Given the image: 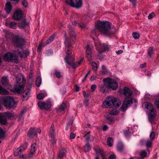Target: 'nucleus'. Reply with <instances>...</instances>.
Returning <instances> with one entry per match:
<instances>
[{
    "label": "nucleus",
    "instance_id": "f257e3e1",
    "mask_svg": "<svg viewBox=\"0 0 159 159\" xmlns=\"http://www.w3.org/2000/svg\"><path fill=\"white\" fill-rule=\"evenodd\" d=\"M97 25L98 30L104 34L109 35L115 32V27L112 26L111 23L107 21L102 22L99 21Z\"/></svg>",
    "mask_w": 159,
    "mask_h": 159
},
{
    "label": "nucleus",
    "instance_id": "f03ea898",
    "mask_svg": "<svg viewBox=\"0 0 159 159\" xmlns=\"http://www.w3.org/2000/svg\"><path fill=\"white\" fill-rule=\"evenodd\" d=\"M123 92V94L126 96V97L120 108V110L122 112H124L132 103V98L129 97L131 96L133 94L130 89L127 87H124Z\"/></svg>",
    "mask_w": 159,
    "mask_h": 159
},
{
    "label": "nucleus",
    "instance_id": "7ed1b4c3",
    "mask_svg": "<svg viewBox=\"0 0 159 159\" xmlns=\"http://www.w3.org/2000/svg\"><path fill=\"white\" fill-rule=\"evenodd\" d=\"M121 102L120 100L117 98H114L111 96H109L106 99V100L104 101L102 104V107L103 108H106V107H111L113 106L114 107L118 108L121 105Z\"/></svg>",
    "mask_w": 159,
    "mask_h": 159
},
{
    "label": "nucleus",
    "instance_id": "20e7f679",
    "mask_svg": "<svg viewBox=\"0 0 159 159\" xmlns=\"http://www.w3.org/2000/svg\"><path fill=\"white\" fill-rule=\"evenodd\" d=\"M16 81L17 84L15 85L11 91L14 93L19 94L21 93L24 89L25 80L23 77L22 78V76H18L16 78Z\"/></svg>",
    "mask_w": 159,
    "mask_h": 159
},
{
    "label": "nucleus",
    "instance_id": "39448f33",
    "mask_svg": "<svg viewBox=\"0 0 159 159\" xmlns=\"http://www.w3.org/2000/svg\"><path fill=\"white\" fill-rule=\"evenodd\" d=\"M65 59L66 62L67 63L68 65L70 66L73 68L77 67L81 64L83 61V58H82L79 61L74 63L75 59L74 56L73 55L70 56H66L65 57Z\"/></svg>",
    "mask_w": 159,
    "mask_h": 159
},
{
    "label": "nucleus",
    "instance_id": "423d86ee",
    "mask_svg": "<svg viewBox=\"0 0 159 159\" xmlns=\"http://www.w3.org/2000/svg\"><path fill=\"white\" fill-rule=\"evenodd\" d=\"M3 58L4 61L8 62L17 63L18 62V57L12 52H8L6 53L3 56Z\"/></svg>",
    "mask_w": 159,
    "mask_h": 159
},
{
    "label": "nucleus",
    "instance_id": "0eeeda50",
    "mask_svg": "<svg viewBox=\"0 0 159 159\" xmlns=\"http://www.w3.org/2000/svg\"><path fill=\"white\" fill-rule=\"evenodd\" d=\"M4 106L10 109L13 108L15 103L14 98L10 96H6L3 98Z\"/></svg>",
    "mask_w": 159,
    "mask_h": 159
},
{
    "label": "nucleus",
    "instance_id": "6e6552de",
    "mask_svg": "<svg viewBox=\"0 0 159 159\" xmlns=\"http://www.w3.org/2000/svg\"><path fill=\"white\" fill-rule=\"evenodd\" d=\"M14 114L11 112H5L3 115L0 113V124L2 125H5L7 124V118L10 119L13 118Z\"/></svg>",
    "mask_w": 159,
    "mask_h": 159
},
{
    "label": "nucleus",
    "instance_id": "1a4fd4ad",
    "mask_svg": "<svg viewBox=\"0 0 159 159\" xmlns=\"http://www.w3.org/2000/svg\"><path fill=\"white\" fill-rule=\"evenodd\" d=\"M66 3L70 7L77 9L80 8L82 5V0H65Z\"/></svg>",
    "mask_w": 159,
    "mask_h": 159
},
{
    "label": "nucleus",
    "instance_id": "9d476101",
    "mask_svg": "<svg viewBox=\"0 0 159 159\" xmlns=\"http://www.w3.org/2000/svg\"><path fill=\"white\" fill-rule=\"evenodd\" d=\"M103 81L107 83L109 89H111L113 90H116L118 87L117 83L113 80L110 78L104 79Z\"/></svg>",
    "mask_w": 159,
    "mask_h": 159
},
{
    "label": "nucleus",
    "instance_id": "9b49d317",
    "mask_svg": "<svg viewBox=\"0 0 159 159\" xmlns=\"http://www.w3.org/2000/svg\"><path fill=\"white\" fill-rule=\"evenodd\" d=\"M38 105L40 109L42 110H48L51 107L50 102L48 101L44 102H39L38 103Z\"/></svg>",
    "mask_w": 159,
    "mask_h": 159
},
{
    "label": "nucleus",
    "instance_id": "f8f14e48",
    "mask_svg": "<svg viewBox=\"0 0 159 159\" xmlns=\"http://www.w3.org/2000/svg\"><path fill=\"white\" fill-rule=\"evenodd\" d=\"M15 45L17 47H20L25 44L24 39L19 36H15L13 39Z\"/></svg>",
    "mask_w": 159,
    "mask_h": 159
},
{
    "label": "nucleus",
    "instance_id": "ddd939ff",
    "mask_svg": "<svg viewBox=\"0 0 159 159\" xmlns=\"http://www.w3.org/2000/svg\"><path fill=\"white\" fill-rule=\"evenodd\" d=\"M28 143L25 142L24 144L18 148L15 151L14 155L15 156H17L23 152L26 149L28 146Z\"/></svg>",
    "mask_w": 159,
    "mask_h": 159
},
{
    "label": "nucleus",
    "instance_id": "4468645a",
    "mask_svg": "<svg viewBox=\"0 0 159 159\" xmlns=\"http://www.w3.org/2000/svg\"><path fill=\"white\" fill-rule=\"evenodd\" d=\"M65 44V53L66 56H70L72 54V46L68 40H66L64 42Z\"/></svg>",
    "mask_w": 159,
    "mask_h": 159
},
{
    "label": "nucleus",
    "instance_id": "2eb2a0df",
    "mask_svg": "<svg viewBox=\"0 0 159 159\" xmlns=\"http://www.w3.org/2000/svg\"><path fill=\"white\" fill-rule=\"evenodd\" d=\"M23 16V13L20 10L16 11L14 13L13 18L14 20H19L21 19Z\"/></svg>",
    "mask_w": 159,
    "mask_h": 159
},
{
    "label": "nucleus",
    "instance_id": "dca6fc26",
    "mask_svg": "<svg viewBox=\"0 0 159 159\" xmlns=\"http://www.w3.org/2000/svg\"><path fill=\"white\" fill-rule=\"evenodd\" d=\"M37 145L36 143L32 144L31 146V149L28 154V157L30 158H32L36 153L37 148Z\"/></svg>",
    "mask_w": 159,
    "mask_h": 159
},
{
    "label": "nucleus",
    "instance_id": "f3484780",
    "mask_svg": "<svg viewBox=\"0 0 159 159\" xmlns=\"http://www.w3.org/2000/svg\"><path fill=\"white\" fill-rule=\"evenodd\" d=\"M18 54L21 58L27 57L29 55L30 52L28 51H25L23 49H21V50H17Z\"/></svg>",
    "mask_w": 159,
    "mask_h": 159
},
{
    "label": "nucleus",
    "instance_id": "a211bd4d",
    "mask_svg": "<svg viewBox=\"0 0 159 159\" xmlns=\"http://www.w3.org/2000/svg\"><path fill=\"white\" fill-rule=\"evenodd\" d=\"M156 113V111L154 108L150 111L149 114L148 115V117L149 120L151 123H152V122L155 117Z\"/></svg>",
    "mask_w": 159,
    "mask_h": 159
},
{
    "label": "nucleus",
    "instance_id": "6ab92c4d",
    "mask_svg": "<svg viewBox=\"0 0 159 159\" xmlns=\"http://www.w3.org/2000/svg\"><path fill=\"white\" fill-rule=\"evenodd\" d=\"M12 6L10 2H7L5 4V11L7 14H10L12 9Z\"/></svg>",
    "mask_w": 159,
    "mask_h": 159
},
{
    "label": "nucleus",
    "instance_id": "aec40b11",
    "mask_svg": "<svg viewBox=\"0 0 159 159\" xmlns=\"http://www.w3.org/2000/svg\"><path fill=\"white\" fill-rule=\"evenodd\" d=\"M101 84L100 86V90L103 93H106L109 91V88L107 83Z\"/></svg>",
    "mask_w": 159,
    "mask_h": 159
},
{
    "label": "nucleus",
    "instance_id": "412c9836",
    "mask_svg": "<svg viewBox=\"0 0 159 159\" xmlns=\"http://www.w3.org/2000/svg\"><path fill=\"white\" fill-rule=\"evenodd\" d=\"M150 154L149 150L147 149V150H143L140 151L139 153V155L140 157L142 158H145Z\"/></svg>",
    "mask_w": 159,
    "mask_h": 159
},
{
    "label": "nucleus",
    "instance_id": "4be33fe9",
    "mask_svg": "<svg viewBox=\"0 0 159 159\" xmlns=\"http://www.w3.org/2000/svg\"><path fill=\"white\" fill-rule=\"evenodd\" d=\"M67 107V103L66 102H63L58 107V111L61 112L64 111Z\"/></svg>",
    "mask_w": 159,
    "mask_h": 159
},
{
    "label": "nucleus",
    "instance_id": "5701e85b",
    "mask_svg": "<svg viewBox=\"0 0 159 159\" xmlns=\"http://www.w3.org/2000/svg\"><path fill=\"white\" fill-rule=\"evenodd\" d=\"M27 135L29 137H32L35 136L37 137V133L35 131V128H30L28 131Z\"/></svg>",
    "mask_w": 159,
    "mask_h": 159
},
{
    "label": "nucleus",
    "instance_id": "b1692460",
    "mask_svg": "<svg viewBox=\"0 0 159 159\" xmlns=\"http://www.w3.org/2000/svg\"><path fill=\"white\" fill-rule=\"evenodd\" d=\"M49 136L50 137H55V128L53 124H51L49 130Z\"/></svg>",
    "mask_w": 159,
    "mask_h": 159
},
{
    "label": "nucleus",
    "instance_id": "393cba45",
    "mask_svg": "<svg viewBox=\"0 0 159 159\" xmlns=\"http://www.w3.org/2000/svg\"><path fill=\"white\" fill-rule=\"evenodd\" d=\"M28 25V23L27 22L26 19L23 20L21 21L19 23V27L20 28H23Z\"/></svg>",
    "mask_w": 159,
    "mask_h": 159
},
{
    "label": "nucleus",
    "instance_id": "a878e982",
    "mask_svg": "<svg viewBox=\"0 0 159 159\" xmlns=\"http://www.w3.org/2000/svg\"><path fill=\"white\" fill-rule=\"evenodd\" d=\"M66 151L65 149H61L58 154V158L59 159H61V158L66 156Z\"/></svg>",
    "mask_w": 159,
    "mask_h": 159
},
{
    "label": "nucleus",
    "instance_id": "bb28decb",
    "mask_svg": "<svg viewBox=\"0 0 159 159\" xmlns=\"http://www.w3.org/2000/svg\"><path fill=\"white\" fill-rule=\"evenodd\" d=\"M1 82L3 86L7 87L9 85L8 80L6 77H3L2 78Z\"/></svg>",
    "mask_w": 159,
    "mask_h": 159
},
{
    "label": "nucleus",
    "instance_id": "cd10ccee",
    "mask_svg": "<svg viewBox=\"0 0 159 159\" xmlns=\"http://www.w3.org/2000/svg\"><path fill=\"white\" fill-rule=\"evenodd\" d=\"M30 90L27 89L24 91L22 94L23 98H22V101H24L26 97H28L30 95Z\"/></svg>",
    "mask_w": 159,
    "mask_h": 159
},
{
    "label": "nucleus",
    "instance_id": "c85d7f7f",
    "mask_svg": "<svg viewBox=\"0 0 159 159\" xmlns=\"http://www.w3.org/2000/svg\"><path fill=\"white\" fill-rule=\"evenodd\" d=\"M117 151L120 152L123 151L124 149V147L123 144L120 142L118 143L117 145Z\"/></svg>",
    "mask_w": 159,
    "mask_h": 159
},
{
    "label": "nucleus",
    "instance_id": "c756f323",
    "mask_svg": "<svg viewBox=\"0 0 159 159\" xmlns=\"http://www.w3.org/2000/svg\"><path fill=\"white\" fill-rule=\"evenodd\" d=\"M55 35H52L46 41L44 44H43V46H45L46 45L52 42L54 38Z\"/></svg>",
    "mask_w": 159,
    "mask_h": 159
},
{
    "label": "nucleus",
    "instance_id": "7c9ffc66",
    "mask_svg": "<svg viewBox=\"0 0 159 159\" xmlns=\"http://www.w3.org/2000/svg\"><path fill=\"white\" fill-rule=\"evenodd\" d=\"M9 92L7 90L5 89L0 85V94L8 95Z\"/></svg>",
    "mask_w": 159,
    "mask_h": 159
},
{
    "label": "nucleus",
    "instance_id": "2f4dec72",
    "mask_svg": "<svg viewBox=\"0 0 159 159\" xmlns=\"http://www.w3.org/2000/svg\"><path fill=\"white\" fill-rule=\"evenodd\" d=\"M106 119L108 121V123L109 124H113L115 123V119L114 117L112 116H107L106 117Z\"/></svg>",
    "mask_w": 159,
    "mask_h": 159
},
{
    "label": "nucleus",
    "instance_id": "473e14b6",
    "mask_svg": "<svg viewBox=\"0 0 159 159\" xmlns=\"http://www.w3.org/2000/svg\"><path fill=\"white\" fill-rule=\"evenodd\" d=\"M147 52L148 55L151 57L152 55L154 54L153 48L150 47L147 50Z\"/></svg>",
    "mask_w": 159,
    "mask_h": 159
},
{
    "label": "nucleus",
    "instance_id": "72a5a7b5",
    "mask_svg": "<svg viewBox=\"0 0 159 159\" xmlns=\"http://www.w3.org/2000/svg\"><path fill=\"white\" fill-rule=\"evenodd\" d=\"M94 150L95 152V154L96 155H98L99 154L102 157L103 156L105 155L104 153L103 150L100 149H95Z\"/></svg>",
    "mask_w": 159,
    "mask_h": 159
},
{
    "label": "nucleus",
    "instance_id": "f704fd0d",
    "mask_svg": "<svg viewBox=\"0 0 159 159\" xmlns=\"http://www.w3.org/2000/svg\"><path fill=\"white\" fill-rule=\"evenodd\" d=\"M145 107L148 110L150 111L154 109L153 105L150 103L148 102H146L145 104Z\"/></svg>",
    "mask_w": 159,
    "mask_h": 159
},
{
    "label": "nucleus",
    "instance_id": "c9c22d12",
    "mask_svg": "<svg viewBox=\"0 0 159 159\" xmlns=\"http://www.w3.org/2000/svg\"><path fill=\"white\" fill-rule=\"evenodd\" d=\"M91 149V147L89 143H87L84 147V151L85 152H88L90 151Z\"/></svg>",
    "mask_w": 159,
    "mask_h": 159
},
{
    "label": "nucleus",
    "instance_id": "e433bc0d",
    "mask_svg": "<svg viewBox=\"0 0 159 159\" xmlns=\"http://www.w3.org/2000/svg\"><path fill=\"white\" fill-rule=\"evenodd\" d=\"M119 113L118 110L116 109H112L109 112V114L111 115L115 116L118 114Z\"/></svg>",
    "mask_w": 159,
    "mask_h": 159
},
{
    "label": "nucleus",
    "instance_id": "4c0bfd02",
    "mask_svg": "<svg viewBox=\"0 0 159 159\" xmlns=\"http://www.w3.org/2000/svg\"><path fill=\"white\" fill-rule=\"evenodd\" d=\"M113 140L111 137H109L107 140V144L108 146L111 147L113 145Z\"/></svg>",
    "mask_w": 159,
    "mask_h": 159
},
{
    "label": "nucleus",
    "instance_id": "58836bf2",
    "mask_svg": "<svg viewBox=\"0 0 159 159\" xmlns=\"http://www.w3.org/2000/svg\"><path fill=\"white\" fill-rule=\"evenodd\" d=\"M42 82V79L40 76H39L36 80V85L38 87H39L40 86Z\"/></svg>",
    "mask_w": 159,
    "mask_h": 159
},
{
    "label": "nucleus",
    "instance_id": "ea45409f",
    "mask_svg": "<svg viewBox=\"0 0 159 159\" xmlns=\"http://www.w3.org/2000/svg\"><path fill=\"white\" fill-rule=\"evenodd\" d=\"M16 23L14 21L11 22L9 25V27L10 28L15 29L16 28Z\"/></svg>",
    "mask_w": 159,
    "mask_h": 159
},
{
    "label": "nucleus",
    "instance_id": "a19ab883",
    "mask_svg": "<svg viewBox=\"0 0 159 159\" xmlns=\"http://www.w3.org/2000/svg\"><path fill=\"white\" fill-rule=\"evenodd\" d=\"M101 47L103 48V49L102 51H100L102 53V52H104L106 51H107L109 50V47L107 45L103 44H102Z\"/></svg>",
    "mask_w": 159,
    "mask_h": 159
},
{
    "label": "nucleus",
    "instance_id": "79ce46f5",
    "mask_svg": "<svg viewBox=\"0 0 159 159\" xmlns=\"http://www.w3.org/2000/svg\"><path fill=\"white\" fill-rule=\"evenodd\" d=\"M152 141H151V140H148L146 142L145 145L147 148V149L148 148H150L152 146Z\"/></svg>",
    "mask_w": 159,
    "mask_h": 159
},
{
    "label": "nucleus",
    "instance_id": "37998d69",
    "mask_svg": "<svg viewBox=\"0 0 159 159\" xmlns=\"http://www.w3.org/2000/svg\"><path fill=\"white\" fill-rule=\"evenodd\" d=\"M5 132L0 127V139H2L5 137Z\"/></svg>",
    "mask_w": 159,
    "mask_h": 159
},
{
    "label": "nucleus",
    "instance_id": "c03bdc74",
    "mask_svg": "<svg viewBox=\"0 0 159 159\" xmlns=\"http://www.w3.org/2000/svg\"><path fill=\"white\" fill-rule=\"evenodd\" d=\"M91 65L93 70L95 71H96L97 69V63L93 61Z\"/></svg>",
    "mask_w": 159,
    "mask_h": 159
},
{
    "label": "nucleus",
    "instance_id": "a18cd8bd",
    "mask_svg": "<svg viewBox=\"0 0 159 159\" xmlns=\"http://www.w3.org/2000/svg\"><path fill=\"white\" fill-rule=\"evenodd\" d=\"M155 137V134L154 132H152L150 134L149 137L151 141L154 140Z\"/></svg>",
    "mask_w": 159,
    "mask_h": 159
},
{
    "label": "nucleus",
    "instance_id": "49530a36",
    "mask_svg": "<svg viewBox=\"0 0 159 159\" xmlns=\"http://www.w3.org/2000/svg\"><path fill=\"white\" fill-rule=\"evenodd\" d=\"M133 37L135 39H138L140 37V35L139 33L136 32H133L132 33Z\"/></svg>",
    "mask_w": 159,
    "mask_h": 159
},
{
    "label": "nucleus",
    "instance_id": "de8ad7c7",
    "mask_svg": "<svg viewBox=\"0 0 159 159\" xmlns=\"http://www.w3.org/2000/svg\"><path fill=\"white\" fill-rule=\"evenodd\" d=\"M50 142L52 143V145H54L56 144L57 142V140L55 138V137H50Z\"/></svg>",
    "mask_w": 159,
    "mask_h": 159
},
{
    "label": "nucleus",
    "instance_id": "09e8293b",
    "mask_svg": "<svg viewBox=\"0 0 159 159\" xmlns=\"http://www.w3.org/2000/svg\"><path fill=\"white\" fill-rule=\"evenodd\" d=\"M54 75L58 79H60L61 77L60 72L58 70H55L54 72Z\"/></svg>",
    "mask_w": 159,
    "mask_h": 159
},
{
    "label": "nucleus",
    "instance_id": "8fccbe9b",
    "mask_svg": "<svg viewBox=\"0 0 159 159\" xmlns=\"http://www.w3.org/2000/svg\"><path fill=\"white\" fill-rule=\"evenodd\" d=\"M90 132V131L89 132H85V133H84L85 134L84 136V137H86V139L88 142L89 141L90 139V136L89 135Z\"/></svg>",
    "mask_w": 159,
    "mask_h": 159
},
{
    "label": "nucleus",
    "instance_id": "3c124183",
    "mask_svg": "<svg viewBox=\"0 0 159 159\" xmlns=\"http://www.w3.org/2000/svg\"><path fill=\"white\" fill-rule=\"evenodd\" d=\"M37 97L39 100L42 99L45 97L43 93H39L37 95Z\"/></svg>",
    "mask_w": 159,
    "mask_h": 159
},
{
    "label": "nucleus",
    "instance_id": "603ef678",
    "mask_svg": "<svg viewBox=\"0 0 159 159\" xmlns=\"http://www.w3.org/2000/svg\"><path fill=\"white\" fill-rule=\"evenodd\" d=\"M86 55L91 54V51L89 45L86 47Z\"/></svg>",
    "mask_w": 159,
    "mask_h": 159
},
{
    "label": "nucleus",
    "instance_id": "864d4df0",
    "mask_svg": "<svg viewBox=\"0 0 159 159\" xmlns=\"http://www.w3.org/2000/svg\"><path fill=\"white\" fill-rule=\"evenodd\" d=\"M72 122H71L70 123V130L72 131H74L75 129V127L72 125Z\"/></svg>",
    "mask_w": 159,
    "mask_h": 159
},
{
    "label": "nucleus",
    "instance_id": "5fc2aeb1",
    "mask_svg": "<svg viewBox=\"0 0 159 159\" xmlns=\"http://www.w3.org/2000/svg\"><path fill=\"white\" fill-rule=\"evenodd\" d=\"M155 16V15L154 13V12H152L149 14L148 16V19H151L152 18Z\"/></svg>",
    "mask_w": 159,
    "mask_h": 159
},
{
    "label": "nucleus",
    "instance_id": "6e6d98bb",
    "mask_svg": "<svg viewBox=\"0 0 159 159\" xmlns=\"http://www.w3.org/2000/svg\"><path fill=\"white\" fill-rule=\"evenodd\" d=\"M108 159H116V157L115 154H111L108 157Z\"/></svg>",
    "mask_w": 159,
    "mask_h": 159
},
{
    "label": "nucleus",
    "instance_id": "4d7b16f0",
    "mask_svg": "<svg viewBox=\"0 0 159 159\" xmlns=\"http://www.w3.org/2000/svg\"><path fill=\"white\" fill-rule=\"evenodd\" d=\"M24 113V111H22L20 114L18 116V121H20L21 118L23 114Z\"/></svg>",
    "mask_w": 159,
    "mask_h": 159
},
{
    "label": "nucleus",
    "instance_id": "13d9d810",
    "mask_svg": "<svg viewBox=\"0 0 159 159\" xmlns=\"http://www.w3.org/2000/svg\"><path fill=\"white\" fill-rule=\"evenodd\" d=\"M97 86L95 84H93L91 86V90L92 92H93L96 89V88Z\"/></svg>",
    "mask_w": 159,
    "mask_h": 159
},
{
    "label": "nucleus",
    "instance_id": "bf43d9fd",
    "mask_svg": "<svg viewBox=\"0 0 159 159\" xmlns=\"http://www.w3.org/2000/svg\"><path fill=\"white\" fill-rule=\"evenodd\" d=\"M22 4L25 7H26L28 5V3L26 1L24 0L22 2Z\"/></svg>",
    "mask_w": 159,
    "mask_h": 159
},
{
    "label": "nucleus",
    "instance_id": "052dcab7",
    "mask_svg": "<svg viewBox=\"0 0 159 159\" xmlns=\"http://www.w3.org/2000/svg\"><path fill=\"white\" fill-rule=\"evenodd\" d=\"M75 136H76V135L75 134L73 133H71L70 134V139H74L75 138Z\"/></svg>",
    "mask_w": 159,
    "mask_h": 159
},
{
    "label": "nucleus",
    "instance_id": "680f3d73",
    "mask_svg": "<svg viewBox=\"0 0 159 159\" xmlns=\"http://www.w3.org/2000/svg\"><path fill=\"white\" fill-rule=\"evenodd\" d=\"M90 71H89L88 72V73H87V74L84 77V79H83V80H82V82H84L86 80V79L88 77V75H89V74L90 73Z\"/></svg>",
    "mask_w": 159,
    "mask_h": 159
},
{
    "label": "nucleus",
    "instance_id": "e2e57ef3",
    "mask_svg": "<svg viewBox=\"0 0 159 159\" xmlns=\"http://www.w3.org/2000/svg\"><path fill=\"white\" fill-rule=\"evenodd\" d=\"M86 57L89 62H91L92 60V57L91 54L86 55Z\"/></svg>",
    "mask_w": 159,
    "mask_h": 159
},
{
    "label": "nucleus",
    "instance_id": "0e129e2a",
    "mask_svg": "<svg viewBox=\"0 0 159 159\" xmlns=\"http://www.w3.org/2000/svg\"><path fill=\"white\" fill-rule=\"evenodd\" d=\"M154 104L157 108H159V100H156L154 102Z\"/></svg>",
    "mask_w": 159,
    "mask_h": 159
},
{
    "label": "nucleus",
    "instance_id": "69168bd1",
    "mask_svg": "<svg viewBox=\"0 0 159 159\" xmlns=\"http://www.w3.org/2000/svg\"><path fill=\"white\" fill-rule=\"evenodd\" d=\"M76 37L74 33V34H70V39H72L73 38V40H75Z\"/></svg>",
    "mask_w": 159,
    "mask_h": 159
},
{
    "label": "nucleus",
    "instance_id": "338daca9",
    "mask_svg": "<svg viewBox=\"0 0 159 159\" xmlns=\"http://www.w3.org/2000/svg\"><path fill=\"white\" fill-rule=\"evenodd\" d=\"M43 43H41L40 44H39L38 47V50H41L42 49V47H43Z\"/></svg>",
    "mask_w": 159,
    "mask_h": 159
},
{
    "label": "nucleus",
    "instance_id": "774afa93",
    "mask_svg": "<svg viewBox=\"0 0 159 159\" xmlns=\"http://www.w3.org/2000/svg\"><path fill=\"white\" fill-rule=\"evenodd\" d=\"M130 133V130L129 129L126 130L124 131V134L125 135H127Z\"/></svg>",
    "mask_w": 159,
    "mask_h": 159
}]
</instances>
